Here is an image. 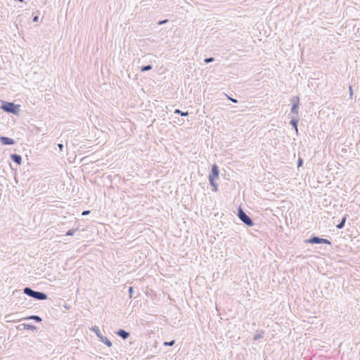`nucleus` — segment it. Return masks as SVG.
Wrapping results in <instances>:
<instances>
[{
	"label": "nucleus",
	"instance_id": "2eb2a0df",
	"mask_svg": "<svg viewBox=\"0 0 360 360\" xmlns=\"http://www.w3.org/2000/svg\"><path fill=\"white\" fill-rule=\"evenodd\" d=\"M74 233H75L74 230H70L69 231H68L67 235L72 236V235H73Z\"/></svg>",
	"mask_w": 360,
	"mask_h": 360
},
{
	"label": "nucleus",
	"instance_id": "9d476101",
	"mask_svg": "<svg viewBox=\"0 0 360 360\" xmlns=\"http://www.w3.org/2000/svg\"><path fill=\"white\" fill-rule=\"evenodd\" d=\"M297 107H298V104L294 103L292 107V111L295 113H297Z\"/></svg>",
	"mask_w": 360,
	"mask_h": 360
},
{
	"label": "nucleus",
	"instance_id": "f257e3e1",
	"mask_svg": "<svg viewBox=\"0 0 360 360\" xmlns=\"http://www.w3.org/2000/svg\"><path fill=\"white\" fill-rule=\"evenodd\" d=\"M24 292L38 300H45L46 298V295L44 293L40 292H35L29 288H25Z\"/></svg>",
	"mask_w": 360,
	"mask_h": 360
},
{
	"label": "nucleus",
	"instance_id": "6e6552de",
	"mask_svg": "<svg viewBox=\"0 0 360 360\" xmlns=\"http://www.w3.org/2000/svg\"><path fill=\"white\" fill-rule=\"evenodd\" d=\"M117 334L122 337L123 338H127L128 336H129V333L125 332L124 330H120L118 332H117Z\"/></svg>",
	"mask_w": 360,
	"mask_h": 360
},
{
	"label": "nucleus",
	"instance_id": "20e7f679",
	"mask_svg": "<svg viewBox=\"0 0 360 360\" xmlns=\"http://www.w3.org/2000/svg\"><path fill=\"white\" fill-rule=\"evenodd\" d=\"M219 176V170L217 165H213L212 168V174L210 175V184L213 186L214 179H217Z\"/></svg>",
	"mask_w": 360,
	"mask_h": 360
},
{
	"label": "nucleus",
	"instance_id": "1a4fd4ad",
	"mask_svg": "<svg viewBox=\"0 0 360 360\" xmlns=\"http://www.w3.org/2000/svg\"><path fill=\"white\" fill-rule=\"evenodd\" d=\"M345 221H346V217H345L342 219V221H341V223H340V224H339L338 225H337V228H338V229H342V228L344 226V225H345Z\"/></svg>",
	"mask_w": 360,
	"mask_h": 360
},
{
	"label": "nucleus",
	"instance_id": "f03ea898",
	"mask_svg": "<svg viewBox=\"0 0 360 360\" xmlns=\"http://www.w3.org/2000/svg\"><path fill=\"white\" fill-rule=\"evenodd\" d=\"M1 108L6 112H12L14 114L18 113V112L19 111L18 106L14 105L13 103L9 102L4 103L1 106Z\"/></svg>",
	"mask_w": 360,
	"mask_h": 360
},
{
	"label": "nucleus",
	"instance_id": "dca6fc26",
	"mask_svg": "<svg viewBox=\"0 0 360 360\" xmlns=\"http://www.w3.org/2000/svg\"><path fill=\"white\" fill-rule=\"evenodd\" d=\"M213 60V58H207L205 60V63H210V62H212Z\"/></svg>",
	"mask_w": 360,
	"mask_h": 360
},
{
	"label": "nucleus",
	"instance_id": "412c9836",
	"mask_svg": "<svg viewBox=\"0 0 360 360\" xmlns=\"http://www.w3.org/2000/svg\"><path fill=\"white\" fill-rule=\"evenodd\" d=\"M230 99H231L233 102H234V103H236V102H237V101H236V100H235V99H233V98H230Z\"/></svg>",
	"mask_w": 360,
	"mask_h": 360
},
{
	"label": "nucleus",
	"instance_id": "39448f33",
	"mask_svg": "<svg viewBox=\"0 0 360 360\" xmlns=\"http://www.w3.org/2000/svg\"><path fill=\"white\" fill-rule=\"evenodd\" d=\"M309 242L311 243H325V244H330V242L327 239L319 238L318 237H313L309 240Z\"/></svg>",
	"mask_w": 360,
	"mask_h": 360
},
{
	"label": "nucleus",
	"instance_id": "4be33fe9",
	"mask_svg": "<svg viewBox=\"0 0 360 360\" xmlns=\"http://www.w3.org/2000/svg\"><path fill=\"white\" fill-rule=\"evenodd\" d=\"M37 20H38V17H37V16H36V17L34 18V21H37Z\"/></svg>",
	"mask_w": 360,
	"mask_h": 360
},
{
	"label": "nucleus",
	"instance_id": "5701e85b",
	"mask_svg": "<svg viewBox=\"0 0 360 360\" xmlns=\"http://www.w3.org/2000/svg\"><path fill=\"white\" fill-rule=\"evenodd\" d=\"M166 22V20H164V21H161L160 22V24H162V23H165Z\"/></svg>",
	"mask_w": 360,
	"mask_h": 360
},
{
	"label": "nucleus",
	"instance_id": "423d86ee",
	"mask_svg": "<svg viewBox=\"0 0 360 360\" xmlns=\"http://www.w3.org/2000/svg\"><path fill=\"white\" fill-rule=\"evenodd\" d=\"M0 140L1 143L4 145H13L15 143L12 139H10L8 137L2 136L1 137Z\"/></svg>",
	"mask_w": 360,
	"mask_h": 360
},
{
	"label": "nucleus",
	"instance_id": "f8f14e48",
	"mask_svg": "<svg viewBox=\"0 0 360 360\" xmlns=\"http://www.w3.org/2000/svg\"><path fill=\"white\" fill-rule=\"evenodd\" d=\"M150 69H151V66L150 65H147V66L143 67L141 70L142 71H146V70H150Z\"/></svg>",
	"mask_w": 360,
	"mask_h": 360
},
{
	"label": "nucleus",
	"instance_id": "9b49d317",
	"mask_svg": "<svg viewBox=\"0 0 360 360\" xmlns=\"http://www.w3.org/2000/svg\"><path fill=\"white\" fill-rule=\"evenodd\" d=\"M175 113L181 114V115H182V116L188 115V112H182L179 110H175Z\"/></svg>",
	"mask_w": 360,
	"mask_h": 360
},
{
	"label": "nucleus",
	"instance_id": "ddd939ff",
	"mask_svg": "<svg viewBox=\"0 0 360 360\" xmlns=\"http://www.w3.org/2000/svg\"><path fill=\"white\" fill-rule=\"evenodd\" d=\"M30 319H34L37 321H41V318L37 316H32L30 317Z\"/></svg>",
	"mask_w": 360,
	"mask_h": 360
},
{
	"label": "nucleus",
	"instance_id": "b1692460",
	"mask_svg": "<svg viewBox=\"0 0 360 360\" xmlns=\"http://www.w3.org/2000/svg\"><path fill=\"white\" fill-rule=\"evenodd\" d=\"M20 1H22L23 0H19Z\"/></svg>",
	"mask_w": 360,
	"mask_h": 360
},
{
	"label": "nucleus",
	"instance_id": "f3484780",
	"mask_svg": "<svg viewBox=\"0 0 360 360\" xmlns=\"http://www.w3.org/2000/svg\"><path fill=\"white\" fill-rule=\"evenodd\" d=\"M89 213H90V211H89V210L84 211L82 212V215H86V214H89Z\"/></svg>",
	"mask_w": 360,
	"mask_h": 360
},
{
	"label": "nucleus",
	"instance_id": "6ab92c4d",
	"mask_svg": "<svg viewBox=\"0 0 360 360\" xmlns=\"http://www.w3.org/2000/svg\"><path fill=\"white\" fill-rule=\"evenodd\" d=\"M58 148H60V150H62L63 148V144H58Z\"/></svg>",
	"mask_w": 360,
	"mask_h": 360
},
{
	"label": "nucleus",
	"instance_id": "a211bd4d",
	"mask_svg": "<svg viewBox=\"0 0 360 360\" xmlns=\"http://www.w3.org/2000/svg\"><path fill=\"white\" fill-rule=\"evenodd\" d=\"M302 165V159H300L299 160V162H298V167H301Z\"/></svg>",
	"mask_w": 360,
	"mask_h": 360
},
{
	"label": "nucleus",
	"instance_id": "0eeeda50",
	"mask_svg": "<svg viewBox=\"0 0 360 360\" xmlns=\"http://www.w3.org/2000/svg\"><path fill=\"white\" fill-rule=\"evenodd\" d=\"M11 159L16 162L18 165H20L22 162V158L20 155L16 154H13L11 155Z\"/></svg>",
	"mask_w": 360,
	"mask_h": 360
},
{
	"label": "nucleus",
	"instance_id": "4468645a",
	"mask_svg": "<svg viewBox=\"0 0 360 360\" xmlns=\"http://www.w3.org/2000/svg\"><path fill=\"white\" fill-rule=\"evenodd\" d=\"M174 341L173 340V341H171V342H165L164 343V345H165L172 346V345H174Z\"/></svg>",
	"mask_w": 360,
	"mask_h": 360
},
{
	"label": "nucleus",
	"instance_id": "aec40b11",
	"mask_svg": "<svg viewBox=\"0 0 360 360\" xmlns=\"http://www.w3.org/2000/svg\"><path fill=\"white\" fill-rule=\"evenodd\" d=\"M292 125H294L296 127V123L295 121H292Z\"/></svg>",
	"mask_w": 360,
	"mask_h": 360
},
{
	"label": "nucleus",
	"instance_id": "7ed1b4c3",
	"mask_svg": "<svg viewBox=\"0 0 360 360\" xmlns=\"http://www.w3.org/2000/svg\"><path fill=\"white\" fill-rule=\"evenodd\" d=\"M238 217L240 220L248 226H252L253 225V222L251 219L242 210V209H239L238 210Z\"/></svg>",
	"mask_w": 360,
	"mask_h": 360
}]
</instances>
